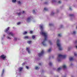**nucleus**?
Instances as JSON below:
<instances>
[{
    "label": "nucleus",
    "instance_id": "nucleus-1",
    "mask_svg": "<svg viewBox=\"0 0 77 77\" xmlns=\"http://www.w3.org/2000/svg\"><path fill=\"white\" fill-rule=\"evenodd\" d=\"M40 29L41 30V32L40 33L41 35H43L45 37V40L43 41L42 43V44L44 46H45L46 45V44L45 43V41L47 40V34L45 32H42V30L43 29V25L42 24L40 26Z\"/></svg>",
    "mask_w": 77,
    "mask_h": 77
},
{
    "label": "nucleus",
    "instance_id": "nucleus-2",
    "mask_svg": "<svg viewBox=\"0 0 77 77\" xmlns=\"http://www.w3.org/2000/svg\"><path fill=\"white\" fill-rule=\"evenodd\" d=\"M66 57V55H59L57 57V60L58 61H60L61 59H65Z\"/></svg>",
    "mask_w": 77,
    "mask_h": 77
},
{
    "label": "nucleus",
    "instance_id": "nucleus-3",
    "mask_svg": "<svg viewBox=\"0 0 77 77\" xmlns=\"http://www.w3.org/2000/svg\"><path fill=\"white\" fill-rule=\"evenodd\" d=\"M9 27H8V28L6 29L5 30V32H6L7 33V34L8 35L10 36H12L13 37L14 36V34L13 33V32H10L8 33V31L9 30Z\"/></svg>",
    "mask_w": 77,
    "mask_h": 77
},
{
    "label": "nucleus",
    "instance_id": "nucleus-4",
    "mask_svg": "<svg viewBox=\"0 0 77 77\" xmlns=\"http://www.w3.org/2000/svg\"><path fill=\"white\" fill-rule=\"evenodd\" d=\"M59 42H60V40L59 39L57 40V47L59 48V50H63V48L61 47V44L59 43Z\"/></svg>",
    "mask_w": 77,
    "mask_h": 77
},
{
    "label": "nucleus",
    "instance_id": "nucleus-5",
    "mask_svg": "<svg viewBox=\"0 0 77 77\" xmlns=\"http://www.w3.org/2000/svg\"><path fill=\"white\" fill-rule=\"evenodd\" d=\"M62 68L64 69L66 68V65L64 64L63 65L62 67H60L58 68L57 69V71H59L60 70H61V69H62Z\"/></svg>",
    "mask_w": 77,
    "mask_h": 77
},
{
    "label": "nucleus",
    "instance_id": "nucleus-6",
    "mask_svg": "<svg viewBox=\"0 0 77 77\" xmlns=\"http://www.w3.org/2000/svg\"><path fill=\"white\" fill-rule=\"evenodd\" d=\"M44 51L42 50L41 52V53L38 54V56H39L40 57V56H42L43 55V54H44Z\"/></svg>",
    "mask_w": 77,
    "mask_h": 77
},
{
    "label": "nucleus",
    "instance_id": "nucleus-7",
    "mask_svg": "<svg viewBox=\"0 0 77 77\" xmlns=\"http://www.w3.org/2000/svg\"><path fill=\"white\" fill-rule=\"evenodd\" d=\"M0 57H1L2 59H5V58L6 57L4 55H2L0 56Z\"/></svg>",
    "mask_w": 77,
    "mask_h": 77
},
{
    "label": "nucleus",
    "instance_id": "nucleus-8",
    "mask_svg": "<svg viewBox=\"0 0 77 77\" xmlns=\"http://www.w3.org/2000/svg\"><path fill=\"white\" fill-rule=\"evenodd\" d=\"M69 60H70V61H71L72 60H73V58L72 57H70L69 58Z\"/></svg>",
    "mask_w": 77,
    "mask_h": 77
},
{
    "label": "nucleus",
    "instance_id": "nucleus-9",
    "mask_svg": "<svg viewBox=\"0 0 77 77\" xmlns=\"http://www.w3.org/2000/svg\"><path fill=\"white\" fill-rule=\"evenodd\" d=\"M27 33V32L26 31H24L23 33V35H26Z\"/></svg>",
    "mask_w": 77,
    "mask_h": 77
},
{
    "label": "nucleus",
    "instance_id": "nucleus-10",
    "mask_svg": "<svg viewBox=\"0 0 77 77\" xmlns=\"http://www.w3.org/2000/svg\"><path fill=\"white\" fill-rule=\"evenodd\" d=\"M18 69L20 71H22V70L23 69V68L20 67Z\"/></svg>",
    "mask_w": 77,
    "mask_h": 77
},
{
    "label": "nucleus",
    "instance_id": "nucleus-11",
    "mask_svg": "<svg viewBox=\"0 0 77 77\" xmlns=\"http://www.w3.org/2000/svg\"><path fill=\"white\" fill-rule=\"evenodd\" d=\"M4 72H5V70L3 69L2 70V74L1 76H3V74H4Z\"/></svg>",
    "mask_w": 77,
    "mask_h": 77
},
{
    "label": "nucleus",
    "instance_id": "nucleus-12",
    "mask_svg": "<svg viewBox=\"0 0 77 77\" xmlns=\"http://www.w3.org/2000/svg\"><path fill=\"white\" fill-rule=\"evenodd\" d=\"M24 39H29V37L27 36H26L23 37Z\"/></svg>",
    "mask_w": 77,
    "mask_h": 77
},
{
    "label": "nucleus",
    "instance_id": "nucleus-13",
    "mask_svg": "<svg viewBox=\"0 0 77 77\" xmlns=\"http://www.w3.org/2000/svg\"><path fill=\"white\" fill-rule=\"evenodd\" d=\"M26 51H28V53H29V48H26Z\"/></svg>",
    "mask_w": 77,
    "mask_h": 77
},
{
    "label": "nucleus",
    "instance_id": "nucleus-14",
    "mask_svg": "<svg viewBox=\"0 0 77 77\" xmlns=\"http://www.w3.org/2000/svg\"><path fill=\"white\" fill-rule=\"evenodd\" d=\"M35 69L38 70V69H39V67H38V66H36L35 67Z\"/></svg>",
    "mask_w": 77,
    "mask_h": 77
},
{
    "label": "nucleus",
    "instance_id": "nucleus-15",
    "mask_svg": "<svg viewBox=\"0 0 77 77\" xmlns=\"http://www.w3.org/2000/svg\"><path fill=\"white\" fill-rule=\"evenodd\" d=\"M48 43H49V44H50V45H52V43H51V41H48Z\"/></svg>",
    "mask_w": 77,
    "mask_h": 77
},
{
    "label": "nucleus",
    "instance_id": "nucleus-16",
    "mask_svg": "<svg viewBox=\"0 0 77 77\" xmlns=\"http://www.w3.org/2000/svg\"><path fill=\"white\" fill-rule=\"evenodd\" d=\"M32 39H35V37H36V36L35 35H32Z\"/></svg>",
    "mask_w": 77,
    "mask_h": 77
},
{
    "label": "nucleus",
    "instance_id": "nucleus-17",
    "mask_svg": "<svg viewBox=\"0 0 77 77\" xmlns=\"http://www.w3.org/2000/svg\"><path fill=\"white\" fill-rule=\"evenodd\" d=\"M76 33V32H75V31H74L73 32V35H74V34H75Z\"/></svg>",
    "mask_w": 77,
    "mask_h": 77
},
{
    "label": "nucleus",
    "instance_id": "nucleus-18",
    "mask_svg": "<svg viewBox=\"0 0 77 77\" xmlns=\"http://www.w3.org/2000/svg\"><path fill=\"white\" fill-rule=\"evenodd\" d=\"M51 51V49H49L48 50V52H50Z\"/></svg>",
    "mask_w": 77,
    "mask_h": 77
},
{
    "label": "nucleus",
    "instance_id": "nucleus-19",
    "mask_svg": "<svg viewBox=\"0 0 77 77\" xmlns=\"http://www.w3.org/2000/svg\"><path fill=\"white\" fill-rule=\"evenodd\" d=\"M17 3H18V4H21V2H20V1H18V2H17Z\"/></svg>",
    "mask_w": 77,
    "mask_h": 77
},
{
    "label": "nucleus",
    "instance_id": "nucleus-20",
    "mask_svg": "<svg viewBox=\"0 0 77 77\" xmlns=\"http://www.w3.org/2000/svg\"><path fill=\"white\" fill-rule=\"evenodd\" d=\"M12 2H13L14 3L16 2V0H12Z\"/></svg>",
    "mask_w": 77,
    "mask_h": 77
},
{
    "label": "nucleus",
    "instance_id": "nucleus-21",
    "mask_svg": "<svg viewBox=\"0 0 77 77\" xmlns=\"http://www.w3.org/2000/svg\"><path fill=\"white\" fill-rule=\"evenodd\" d=\"M26 62H24L22 64V65H23H23H25V64H26Z\"/></svg>",
    "mask_w": 77,
    "mask_h": 77
},
{
    "label": "nucleus",
    "instance_id": "nucleus-22",
    "mask_svg": "<svg viewBox=\"0 0 77 77\" xmlns=\"http://www.w3.org/2000/svg\"><path fill=\"white\" fill-rule=\"evenodd\" d=\"M58 36H59V37H60L62 36V35H61V34H59L58 35Z\"/></svg>",
    "mask_w": 77,
    "mask_h": 77
},
{
    "label": "nucleus",
    "instance_id": "nucleus-23",
    "mask_svg": "<svg viewBox=\"0 0 77 77\" xmlns=\"http://www.w3.org/2000/svg\"><path fill=\"white\" fill-rule=\"evenodd\" d=\"M49 65H50V66L52 65V63H51V62H50L49 63Z\"/></svg>",
    "mask_w": 77,
    "mask_h": 77
},
{
    "label": "nucleus",
    "instance_id": "nucleus-24",
    "mask_svg": "<svg viewBox=\"0 0 77 77\" xmlns=\"http://www.w3.org/2000/svg\"><path fill=\"white\" fill-rule=\"evenodd\" d=\"M7 39H11V38L9 37V36H7Z\"/></svg>",
    "mask_w": 77,
    "mask_h": 77
},
{
    "label": "nucleus",
    "instance_id": "nucleus-25",
    "mask_svg": "<svg viewBox=\"0 0 77 77\" xmlns=\"http://www.w3.org/2000/svg\"><path fill=\"white\" fill-rule=\"evenodd\" d=\"M33 14H35V10H33L32 11Z\"/></svg>",
    "mask_w": 77,
    "mask_h": 77
},
{
    "label": "nucleus",
    "instance_id": "nucleus-26",
    "mask_svg": "<svg viewBox=\"0 0 77 77\" xmlns=\"http://www.w3.org/2000/svg\"><path fill=\"white\" fill-rule=\"evenodd\" d=\"M32 41H29V44H32Z\"/></svg>",
    "mask_w": 77,
    "mask_h": 77
},
{
    "label": "nucleus",
    "instance_id": "nucleus-27",
    "mask_svg": "<svg viewBox=\"0 0 77 77\" xmlns=\"http://www.w3.org/2000/svg\"><path fill=\"white\" fill-rule=\"evenodd\" d=\"M74 55H75V56H77V53H74Z\"/></svg>",
    "mask_w": 77,
    "mask_h": 77
},
{
    "label": "nucleus",
    "instance_id": "nucleus-28",
    "mask_svg": "<svg viewBox=\"0 0 77 77\" xmlns=\"http://www.w3.org/2000/svg\"><path fill=\"white\" fill-rule=\"evenodd\" d=\"M20 23H21V22H18V23H17V24L18 25L19 24H20Z\"/></svg>",
    "mask_w": 77,
    "mask_h": 77
},
{
    "label": "nucleus",
    "instance_id": "nucleus-29",
    "mask_svg": "<svg viewBox=\"0 0 77 77\" xmlns=\"http://www.w3.org/2000/svg\"><path fill=\"white\" fill-rule=\"evenodd\" d=\"M17 38H14V41H17Z\"/></svg>",
    "mask_w": 77,
    "mask_h": 77
},
{
    "label": "nucleus",
    "instance_id": "nucleus-30",
    "mask_svg": "<svg viewBox=\"0 0 77 77\" xmlns=\"http://www.w3.org/2000/svg\"><path fill=\"white\" fill-rule=\"evenodd\" d=\"M44 9L45 11H47V10H48L47 8H44Z\"/></svg>",
    "mask_w": 77,
    "mask_h": 77
},
{
    "label": "nucleus",
    "instance_id": "nucleus-31",
    "mask_svg": "<svg viewBox=\"0 0 77 77\" xmlns=\"http://www.w3.org/2000/svg\"><path fill=\"white\" fill-rule=\"evenodd\" d=\"M21 14V13L20 12L18 14V15H19V16H20V15Z\"/></svg>",
    "mask_w": 77,
    "mask_h": 77
},
{
    "label": "nucleus",
    "instance_id": "nucleus-32",
    "mask_svg": "<svg viewBox=\"0 0 77 77\" xmlns=\"http://www.w3.org/2000/svg\"><path fill=\"white\" fill-rule=\"evenodd\" d=\"M32 17H29V20H32Z\"/></svg>",
    "mask_w": 77,
    "mask_h": 77
},
{
    "label": "nucleus",
    "instance_id": "nucleus-33",
    "mask_svg": "<svg viewBox=\"0 0 77 77\" xmlns=\"http://www.w3.org/2000/svg\"><path fill=\"white\" fill-rule=\"evenodd\" d=\"M32 33H33V31H30V33L32 34Z\"/></svg>",
    "mask_w": 77,
    "mask_h": 77
},
{
    "label": "nucleus",
    "instance_id": "nucleus-34",
    "mask_svg": "<svg viewBox=\"0 0 77 77\" xmlns=\"http://www.w3.org/2000/svg\"><path fill=\"white\" fill-rule=\"evenodd\" d=\"M26 69H29V67L27 66H26Z\"/></svg>",
    "mask_w": 77,
    "mask_h": 77
},
{
    "label": "nucleus",
    "instance_id": "nucleus-35",
    "mask_svg": "<svg viewBox=\"0 0 77 77\" xmlns=\"http://www.w3.org/2000/svg\"><path fill=\"white\" fill-rule=\"evenodd\" d=\"M54 12H52V13H51V15H53V14H54Z\"/></svg>",
    "mask_w": 77,
    "mask_h": 77
},
{
    "label": "nucleus",
    "instance_id": "nucleus-36",
    "mask_svg": "<svg viewBox=\"0 0 77 77\" xmlns=\"http://www.w3.org/2000/svg\"><path fill=\"white\" fill-rule=\"evenodd\" d=\"M69 9H70V10L71 11V10H72V9H71V7H70V8H69Z\"/></svg>",
    "mask_w": 77,
    "mask_h": 77
},
{
    "label": "nucleus",
    "instance_id": "nucleus-37",
    "mask_svg": "<svg viewBox=\"0 0 77 77\" xmlns=\"http://www.w3.org/2000/svg\"><path fill=\"white\" fill-rule=\"evenodd\" d=\"M52 25V24L51 23L49 24V26H51Z\"/></svg>",
    "mask_w": 77,
    "mask_h": 77
},
{
    "label": "nucleus",
    "instance_id": "nucleus-38",
    "mask_svg": "<svg viewBox=\"0 0 77 77\" xmlns=\"http://www.w3.org/2000/svg\"><path fill=\"white\" fill-rule=\"evenodd\" d=\"M61 3V2H60V1H59V2H58V3Z\"/></svg>",
    "mask_w": 77,
    "mask_h": 77
},
{
    "label": "nucleus",
    "instance_id": "nucleus-39",
    "mask_svg": "<svg viewBox=\"0 0 77 77\" xmlns=\"http://www.w3.org/2000/svg\"><path fill=\"white\" fill-rule=\"evenodd\" d=\"M27 20H29V17H28V18H27Z\"/></svg>",
    "mask_w": 77,
    "mask_h": 77
},
{
    "label": "nucleus",
    "instance_id": "nucleus-40",
    "mask_svg": "<svg viewBox=\"0 0 77 77\" xmlns=\"http://www.w3.org/2000/svg\"><path fill=\"white\" fill-rule=\"evenodd\" d=\"M24 12H24V11H23V14H24Z\"/></svg>",
    "mask_w": 77,
    "mask_h": 77
},
{
    "label": "nucleus",
    "instance_id": "nucleus-41",
    "mask_svg": "<svg viewBox=\"0 0 77 77\" xmlns=\"http://www.w3.org/2000/svg\"><path fill=\"white\" fill-rule=\"evenodd\" d=\"M73 15H72V14H70V16H72Z\"/></svg>",
    "mask_w": 77,
    "mask_h": 77
},
{
    "label": "nucleus",
    "instance_id": "nucleus-42",
    "mask_svg": "<svg viewBox=\"0 0 77 77\" xmlns=\"http://www.w3.org/2000/svg\"><path fill=\"white\" fill-rule=\"evenodd\" d=\"M28 43L29 44V41H28Z\"/></svg>",
    "mask_w": 77,
    "mask_h": 77
},
{
    "label": "nucleus",
    "instance_id": "nucleus-43",
    "mask_svg": "<svg viewBox=\"0 0 77 77\" xmlns=\"http://www.w3.org/2000/svg\"><path fill=\"white\" fill-rule=\"evenodd\" d=\"M39 65H41V63H39Z\"/></svg>",
    "mask_w": 77,
    "mask_h": 77
},
{
    "label": "nucleus",
    "instance_id": "nucleus-44",
    "mask_svg": "<svg viewBox=\"0 0 77 77\" xmlns=\"http://www.w3.org/2000/svg\"><path fill=\"white\" fill-rule=\"evenodd\" d=\"M72 65V64H71V65Z\"/></svg>",
    "mask_w": 77,
    "mask_h": 77
},
{
    "label": "nucleus",
    "instance_id": "nucleus-45",
    "mask_svg": "<svg viewBox=\"0 0 77 77\" xmlns=\"http://www.w3.org/2000/svg\"><path fill=\"white\" fill-rule=\"evenodd\" d=\"M5 35H4V36L5 37Z\"/></svg>",
    "mask_w": 77,
    "mask_h": 77
},
{
    "label": "nucleus",
    "instance_id": "nucleus-46",
    "mask_svg": "<svg viewBox=\"0 0 77 77\" xmlns=\"http://www.w3.org/2000/svg\"><path fill=\"white\" fill-rule=\"evenodd\" d=\"M63 77H66V76H63Z\"/></svg>",
    "mask_w": 77,
    "mask_h": 77
},
{
    "label": "nucleus",
    "instance_id": "nucleus-47",
    "mask_svg": "<svg viewBox=\"0 0 77 77\" xmlns=\"http://www.w3.org/2000/svg\"><path fill=\"white\" fill-rule=\"evenodd\" d=\"M61 27H62V26H61Z\"/></svg>",
    "mask_w": 77,
    "mask_h": 77
},
{
    "label": "nucleus",
    "instance_id": "nucleus-48",
    "mask_svg": "<svg viewBox=\"0 0 77 77\" xmlns=\"http://www.w3.org/2000/svg\"><path fill=\"white\" fill-rule=\"evenodd\" d=\"M53 2H54V1H53Z\"/></svg>",
    "mask_w": 77,
    "mask_h": 77
}]
</instances>
